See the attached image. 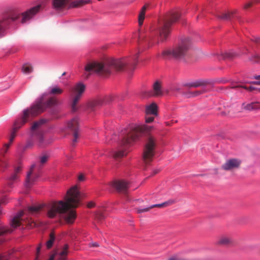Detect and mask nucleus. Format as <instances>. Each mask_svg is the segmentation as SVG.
Masks as SVG:
<instances>
[{"mask_svg": "<svg viewBox=\"0 0 260 260\" xmlns=\"http://www.w3.org/2000/svg\"><path fill=\"white\" fill-rule=\"evenodd\" d=\"M64 201L54 202L49 205L47 216L53 218L58 214L68 224L73 223L76 218V213L74 208L78 207L80 201V194L77 186L71 187L64 197Z\"/></svg>", "mask_w": 260, "mask_h": 260, "instance_id": "f257e3e1", "label": "nucleus"}, {"mask_svg": "<svg viewBox=\"0 0 260 260\" xmlns=\"http://www.w3.org/2000/svg\"><path fill=\"white\" fill-rule=\"evenodd\" d=\"M43 98L38 101L35 104L32 105L30 109L24 110L21 118L16 120L13 125L10 137V143L6 144L4 148L1 150V154L3 155L7 152L11 144L14 140L16 133L25 123L29 120L31 117L36 116L45 111L47 107L57 106L59 104V102L55 97L50 98L46 103L43 102Z\"/></svg>", "mask_w": 260, "mask_h": 260, "instance_id": "f03ea898", "label": "nucleus"}, {"mask_svg": "<svg viewBox=\"0 0 260 260\" xmlns=\"http://www.w3.org/2000/svg\"><path fill=\"white\" fill-rule=\"evenodd\" d=\"M128 63L124 59H111L106 60L104 63L98 62L89 63L85 66V70L89 73L86 76L87 78L92 72L101 75L107 76L110 75L113 70H122L124 67Z\"/></svg>", "mask_w": 260, "mask_h": 260, "instance_id": "7ed1b4c3", "label": "nucleus"}, {"mask_svg": "<svg viewBox=\"0 0 260 260\" xmlns=\"http://www.w3.org/2000/svg\"><path fill=\"white\" fill-rule=\"evenodd\" d=\"M191 45L190 39L185 38L172 50L163 51L162 55L166 58L173 57L176 59H181L184 57L189 50Z\"/></svg>", "mask_w": 260, "mask_h": 260, "instance_id": "20e7f679", "label": "nucleus"}, {"mask_svg": "<svg viewBox=\"0 0 260 260\" xmlns=\"http://www.w3.org/2000/svg\"><path fill=\"white\" fill-rule=\"evenodd\" d=\"M179 17V13L175 12L166 17L162 22H160L159 32L160 39L162 41L165 40L169 36L171 25L177 21Z\"/></svg>", "mask_w": 260, "mask_h": 260, "instance_id": "39448f33", "label": "nucleus"}, {"mask_svg": "<svg viewBox=\"0 0 260 260\" xmlns=\"http://www.w3.org/2000/svg\"><path fill=\"white\" fill-rule=\"evenodd\" d=\"M152 127L145 125H138L131 127L130 131L123 138L122 144H130L133 141H136L143 134L149 132Z\"/></svg>", "mask_w": 260, "mask_h": 260, "instance_id": "423d86ee", "label": "nucleus"}, {"mask_svg": "<svg viewBox=\"0 0 260 260\" xmlns=\"http://www.w3.org/2000/svg\"><path fill=\"white\" fill-rule=\"evenodd\" d=\"M41 5L36 6L31 8L23 13L14 12L12 13L8 17L5 19H9V24L11 21H15L20 19V22L22 23H25L30 20L39 11Z\"/></svg>", "mask_w": 260, "mask_h": 260, "instance_id": "0eeeda50", "label": "nucleus"}, {"mask_svg": "<svg viewBox=\"0 0 260 260\" xmlns=\"http://www.w3.org/2000/svg\"><path fill=\"white\" fill-rule=\"evenodd\" d=\"M86 86L82 82L75 84L70 89L72 100L71 103V110L75 112L78 109V103L85 90Z\"/></svg>", "mask_w": 260, "mask_h": 260, "instance_id": "6e6552de", "label": "nucleus"}, {"mask_svg": "<svg viewBox=\"0 0 260 260\" xmlns=\"http://www.w3.org/2000/svg\"><path fill=\"white\" fill-rule=\"evenodd\" d=\"M156 145V138L152 135H149L146 140L143 154V160L145 163H149L152 160Z\"/></svg>", "mask_w": 260, "mask_h": 260, "instance_id": "1a4fd4ad", "label": "nucleus"}, {"mask_svg": "<svg viewBox=\"0 0 260 260\" xmlns=\"http://www.w3.org/2000/svg\"><path fill=\"white\" fill-rule=\"evenodd\" d=\"M46 122V120L42 119L39 121L35 122L31 127V135L32 136L36 135L39 141V145L41 147L46 146L48 143L44 142L43 134L42 132H37L41 127Z\"/></svg>", "mask_w": 260, "mask_h": 260, "instance_id": "9d476101", "label": "nucleus"}, {"mask_svg": "<svg viewBox=\"0 0 260 260\" xmlns=\"http://www.w3.org/2000/svg\"><path fill=\"white\" fill-rule=\"evenodd\" d=\"M241 165V160L237 158L228 159L221 166V169L226 171H233L238 169Z\"/></svg>", "mask_w": 260, "mask_h": 260, "instance_id": "9b49d317", "label": "nucleus"}, {"mask_svg": "<svg viewBox=\"0 0 260 260\" xmlns=\"http://www.w3.org/2000/svg\"><path fill=\"white\" fill-rule=\"evenodd\" d=\"M68 128L73 132L74 139L73 143H75L77 141L79 137V122L77 118H73L71 121H69L67 124Z\"/></svg>", "mask_w": 260, "mask_h": 260, "instance_id": "f8f14e48", "label": "nucleus"}, {"mask_svg": "<svg viewBox=\"0 0 260 260\" xmlns=\"http://www.w3.org/2000/svg\"><path fill=\"white\" fill-rule=\"evenodd\" d=\"M69 245L65 244L62 248L55 250L53 254H55L57 260H67L69 253Z\"/></svg>", "mask_w": 260, "mask_h": 260, "instance_id": "ddd939ff", "label": "nucleus"}, {"mask_svg": "<svg viewBox=\"0 0 260 260\" xmlns=\"http://www.w3.org/2000/svg\"><path fill=\"white\" fill-rule=\"evenodd\" d=\"M112 186L118 192L125 193L128 188L129 183L124 180H116L113 182Z\"/></svg>", "mask_w": 260, "mask_h": 260, "instance_id": "4468645a", "label": "nucleus"}, {"mask_svg": "<svg viewBox=\"0 0 260 260\" xmlns=\"http://www.w3.org/2000/svg\"><path fill=\"white\" fill-rule=\"evenodd\" d=\"M21 167L20 166L17 167L15 170L14 173L9 177L8 181V184L10 186L18 179L19 174L21 172Z\"/></svg>", "mask_w": 260, "mask_h": 260, "instance_id": "2eb2a0df", "label": "nucleus"}, {"mask_svg": "<svg viewBox=\"0 0 260 260\" xmlns=\"http://www.w3.org/2000/svg\"><path fill=\"white\" fill-rule=\"evenodd\" d=\"M217 243L219 245L228 246L232 244L233 240L231 237L223 235L218 238Z\"/></svg>", "mask_w": 260, "mask_h": 260, "instance_id": "dca6fc26", "label": "nucleus"}, {"mask_svg": "<svg viewBox=\"0 0 260 260\" xmlns=\"http://www.w3.org/2000/svg\"><path fill=\"white\" fill-rule=\"evenodd\" d=\"M157 107L155 103H152L146 107L145 109V114L147 116L153 115L156 116L157 114Z\"/></svg>", "mask_w": 260, "mask_h": 260, "instance_id": "f3484780", "label": "nucleus"}, {"mask_svg": "<svg viewBox=\"0 0 260 260\" xmlns=\"http://www.w3.org/2000/svg\"><path fill=\"white\" fill-rule=\"evenodd\" d=\"M35 167V165H32L30 168V170L27 173L25 183V185L27 187H29L30 185L33 183V182L35 181L36 178L37 177H34L31 176L32 172Z\"/></svg>", "mask_w": 260, "mask_h": 260, "instance_id": "a211bd4d", "label": "nucleus"}, {"mask_svg": "<svg viewBox=\"0 0 260 260\" xmlns=\"http://www.w3.org/2000/svg\"><path fill=\"white\" fill-rule=\"evenodd\" d=\"M153 93L151 95L158 96L162 94V91L161 90V84L159 81H156L153 86Z\"/></svg>", "mask_w": 260, "mask_h": 260, "instance_id": "6ab92c4d", "label": "nucleus"}, {"mask_svg": "<svg viewBox=\"0 0 260 260\" xmlns=\"http://www.w3.org/2000/svg\"><path fill=\"white\" fill-rule=\"evenodd\" d=\"M68 3V0H53L52 2L53 7L56 10L63 9Z\"/></svg>", "mask_w": 260, "mask_h": 260, "instance_id": "aec40b11", "label": "nucleus"}, {"mask_svg": "<svg viewBox=\"0 0 260 260\" xmlns=\"http://www.w3.org/2000/svg\"><path fill=\"white\" fill-rule=\"evenodd\" d=\"M242 108L245 110L252 111L260 109V106L258 105L257 103H251L247 104L244 103L242 105Z\"/></svg>", "mask_w": 260, "mask_h": 260, "instance_id": "412c9836", "label": "nucleus"}, {"mask_svg": "<svg viewBox=\"0 0 260 260\" xmlns=\"http://www.w3.org/2000/svg\"><path fill=\"white\" fill-rule=\"evenodd\" d=\"M221 55L223 59L232 60L238 57L239 56V54L233 51H229L224 53H222Z\"/></svg>", "mask_w": 260, "mask_h": 260, "instance_id": "4be33fe9", "label": "nucleus"}, {"mask_svg": "<svg viewBox=\"0 0 260 260\" xmlns=\"http://www.w3.org/2000/svg\"><path fill=\"white\" fill-rule=\"evenodd\" d=\"M23 215V211L20 212L17 216L15 217L11 222L12 226L15 228L20 225L21 218Z\"/></svg>", "mask_w": 260, "mask_h": 260, "instance_id": "5701e85b", "label": "nucleus"}, {"mask_svg": "<svg viewBox=\"0 0 260 260\" xmlns=\"http://www.w3.org/2000/svg\"><path fill=\"white\" fill-rule=\"evenodd\" d=\"M176 202L175 200L171 199L165 202H164L161 204H155L153 205L150 206L151 209L154 208V207H158V208H164L168 206H169L173 204H174Z\"/></svg>", "mask_w": 260, "mask_h": 260, "instance_id": "b1692460", "label": "nucleus"}, {"mask_svg": "<svg viewBox=\"0 0 260 260\" xmlns=\"http://www.w3.org/2000/svg\"><path fill=\"white\" fill-rule=\"evenodd\" d=\"M235 12H227L224 13H221L218 16V17L224 20H230L232 18L234 17Z\"/></svg>", "mask_w": 260, "mask_h": 260, "instance_id": "393cba45", "label": "nucleus"}, {"mask_svg": "<svg viewBox=\"0 0 260 260\" xmlns=\"http://www.w3.org/2000/svg\"><path fill=\"white\" fill-rule=\"evenodd\" d=\"M147 7V5L144 6L141 10V12L139 15V24L140 25H142L143 20L145 18V14L146 8Z\"/></svg>", "mask_w": 260, "mask_h": 260, "instance_id": "a878e982", "label": "nucleus"}, {"mask_svg": "<svg viewBox=\"0 0 260 260\" xmlns=\"http://www.w3.org/2000/svg\"><path fill=\"white\" fill-rule=\"evenodd\" d=\"M55 239V234L52 232L50 234L49 239L46 242V246L48 249H50L52 246Z\"/></svg>", "mask_w": 260, "mask_h": 260, "instance_id": "bb28decb", "label": "nucleus"}, {"mask_svg": "<svg viewBox=\"0 0 260 260\" xmlns=\"http://www.w3.org/2000/svg\"><path fill=\"white\" fill-rule=\"evenodd\" d=\"M8 21H9V19H5V18L0 20V36L3 32L6 26L9 25Z\"/></svg>", "mask_w": 260, "mask_h": 260, "instance_id": "cd10ccee", "label": "nucleus"}, {"mask_svg": "<svg viewBox=\"0 0 260 260\" xmlns=\"http://www.w3.org/2000/svg\"><path fill=\"white\" fill-rule=\"evenodd\" d=\"M90 2V1L79 0L72 2L71 5L72 7H78L83 5L88 4Z\"/></svg>", "mask_w": 260, "mask_h": 260, "instance_id": "c85d7f7f", "label": "nucleus"}, {"mask_svg": "<svg viewBox=\"0 0 260 260\" xmlns=\"http://www.w3.org/2000/svg\"><path fill=\"white\" fill-rule=\"evenodd\" d=\"M63 90L58 86H56L51 88L50 91V94H61L62 93Z\"/></svg>", "mask_w": 260, "mask_h": 260, "instance_id": "c756f323", "label": "nucleus"}, {"mask_svg": "<svg viewBox=\"0 0 260 260\" xmlns=\"http://www.w3.org/2000/svg\"><path fill=\"white\" fill-rule=\"evenodd\" d=\"M22 70L25 74H29L33 71V68L29 64H25L23 66Z\"/></svg>", "mask_w": 260, "mask_h": 260, "instance_id": "7c9ffc66", "label": "nucleus"}, {"mask_svg": "<svg viewBox=\"0 0 260 260\" xmlns=\"http://www.w3.org/2000/svg\"><path fill=\"white\" fill-rule=\"evenodd\" d=\"M125 155L123 150H117L113 152V157L115 159H118L123 157Z\"/></svg>", "mask_w": 260, "mask_h": 260, "instance_id": "2f4dec72", "label": "nucleus"}, {"mask_svg": "<svg viewBox=\"0 0 260 260\" xmlns=\"http://www.w3.org/2000/svg\"><path fill=\"white\" fill-rule=\"evenodd\" d=\"M227 88H232V89H236L238 88H242L246 89L249 91H252L256 89L255 87H253V86H249L248 87L247 86H243V85H237V86H231V87H227Z\"/></svg>", "mask_w": 260, "mask_h": 260, "instance_id": "473e14b6", "label": "nucleus"}, {"mask_svg": "<svg viewBox=\"0 0 260 260\" xmlns=\"http://www.w3.org/2000/svg\"><path fill=\"white\" fill-rule=\"evenodd\" d=\"M206 83L203 81H197L195 82L188 83L186 85L189 87H198L204 85Z\"/></svg>", "mask_w": 260, "mask_h": 260, "instance_id": "72a5a7b5", "label": "nucleus"}, {"mask_svg": "<svg viewBox=\"0 0 260 260\" xmlns=\"http://www.w3.org/2000/svg\"><path fill=\"white\" fill-rule=\"evenodd\" d=\"M260 3V0H252L246 3L245 5L244 8L247 9L253 6L255 4Z\"/></svg>", "mask_w": 260, "mask_h": 260, "instance_id": "f704fd0d", "label": "nucleus"}, {"mask_svg": "<svg viewBox=\"0 0 260 260\" xmlns=\"http://www.w3.org/2000/svg\"><path fill=\"white\" fill-rule=\"evenodd\" d=\"M95 218L99 221H101L104 219L105 218V215L101 211H98L95 213Z\"/></svg>", "mask_w": 260, "mask_h": 260, "instance_id": "c9c22d12", "label": "nucleus"}, {"mask_svg": "<svg viewBox=\"0 0 260 260\" xmlns=\"http://www.w3.org/2000/svg\"><path fill=\"white\" fill-rule=\"evenodd\" d=\"M11 232V230L6 228L0 222V236L7 233Z\"/></svg>", "mask_w": 260, "mask_h": 260, "instance_id": "e433bc0d", "label": "nucleus"}, {"mask_svg": "<svg viewBox=\"0 0 260 260\" xmlns=\"http://www.w3.org/2000/svg\"><path fill=\"white\" fill-rule=\"evenodd\" d=\"M249 61L253 63H257L260 62V57L257 55H254L249 58Z\"/></svg>", "mask_w": 260, "mask_h": 260, "instance_id": "4c0bfd02", "label": "nucleus"}, {"mask_svg": "<svg viewBox=\"0 0 260 260\" xmlns=\"http://www.w3.org/2000/svg\"><path fill=\"white\" fill-rule=\"evenodd\" d=\"M41 209L40 207L32 206L28 208V211L31 213H36L39 212Z\"/></svg>", "mask_w": 260, "mask_h": 260, "instance_id": "58836bf2", "label": "nucleus"}, {"mask_svg": "<svg viewBox=\"0 0 260 260\" xmlns=\"http://www.w3.org/2000/svg\"><path fill=\"white\" fill-rule=\"evenodd\" d=\"M151 209V207H148L144 208H136V210H137V212L138 213H142L143 212H148L149 211V210Z\"/></svg>", "mask_w": 260, "mask_h": 260, "instance_id": "ea45409f", "label": "nucleus"}, {"mask_svg": "<svg viewBox=\"0 0 260 260\" xmlns=\"http://www.w3.org/2000/svg\"><path fill=\"white\" fill-rule=\"evenodd\" d=\"M7 166V162L6 160L1 159L0 160V170L3 168H6Z\"/></svg>", "mask_w": 260, "mask_h": 260, "instance_id": "a19ab883", "label": "nucleus"}, {"mask_svg": "<svg viewBox=\"0 0 260 260\" xmlns=\"http://www.w3.org/2000/svg\"><path fill=\"white\" fill-rule=\"evenodd\" d=\"M154 117L153 115H152V116H151V115L147 116L146 115L145 121L147 123H150V122H152L154 120Z\"/></svg>", "mask_w": 260, "mask_h": 260, "instance_id": "79ce46f5", "label": "nucleus"}, {"mask_svg": "<svg viewBox=\"0 0 260 260\" xmlns=\"http://www.w3.org/2000/svg\"><path fill=\"white\" fill-rule=\"evenodd\" d=\"M48 159V156L47 155H44L40 158V161L41 164H43L47 162Z\"/></svg>", "mask_w": 260, "mask_h": 260, "instance_id": "37998d69", "label": "nucleus"}, {"mask_svg": "<svg viewBox=\"0 0 260 260\" xmlns=\"http://www.w3.org/2000/svg\"><path fill=\"white\" fill-rule=\"evenodd\" d=\"M205 92L204 90H196L194 91H193V93H191L192 95H193V97L197 96Z\"/></svg>", "mask_w": 260, "mask_h": 260, "instance_id": "c03bdc74", "label": "nucleus"}, {"mask_svg": "<svg viewBox=\"0 0 260 260\" xmlns=\"http://www.w3.org/2000/svg\"><path fill=\"white\" fill-rule=\"evenodd\" d=\"M251 40L258 45L260 44V38L259 37H253L252 38H251Z\"/></svg>", "mask_w": 260, "mask_h": 260, "instance_id": "a18cd8bd", "label": "nucleus"}, {"mask_svg": "<svg viewBox=\"0 0 260 260\" xmlns=\"http://www.w3.org/2000/svg\"><path fill=\"white\" fill-rule=\"evenodd\" d=\"M193 93V91H187L186 92H185L183 93V94L187 98H191V97H193V95H192L191 93Z\"/></svg>", "mask_w": 260, "mask_h": 260, "instance_id": "49530a36", "label": "nucleus"}, {"mask_svg": "<svg viewBox=\"0 0 260 260\" xmlns=\"http://www.w3.org/2000/svg\"><path fill=\"white\" fill-rule=\"evenodd\" d=\"M40 250H41V246H39L37 249L36 260H38V259L39 258V252L40 251Z\"/></svg>", "mask_w": 260, "mask_h": 260, "instance_id": "de8ad7c7", "label": "nucleus"}, {"mask_svg": "<svg viewBox=\"0 0 260 260\" xmlns=\"http://www.w3.org/2000/svg\"><path fill=\"white\" fill-rule=\"evenodd\" d=\"M95 204L93 202H90L87 204V207L89 208H91L94 207Z\"/></svg>", "mask_w": 260, "mask_h": 260, "instance_id": "09e8293b", "label": "nucleus"}, {"mask_svg": "<svg viewBox=\"0 0 260 260\" xmlns=\"http://www.w3.org/2000/svg\"><path fill=\"white\" fill-rule=\"evenodd\" d=\"M84 176L82 174H81L78 176V180L80 181H84Z\"/></svg>", "mask_w": 260, "mask_h": 260, "instance_id": "8fccbe9b", "label": "nucleus"}, {"mask_svg": "<svg viewBox=\"0 0 260 260\" xmlns=\"http://www.w3.org/2000/svg\"><path fill=\"white\" fill-rule=\"evenodd\" d=\"M0 260H8V258L5 255L0 254Z\"/></svg>", "mask_w": 260, "mask_h": 260, "instance_id": "3c124183", "label": "nucleus"}, {"mask_svg": "<svg viewBox=\"0 0 260 260\" xmlns=\"http://www.w3.org/2000/svg\"><path fill=\"white\" fill-rule=\"evenodd\" d=\"M168 260H180V259L177 256H173L170 257Z\"/></svg>", "mask_w": 260, "mask_h": 260, "instance_id": "603ef678", "label": "nucleus"}, {"mask_svg": "<svg viewBox=\"0 0 260 260\" xmlns=\"http://www.w3.org/2000/svg\"><path fill=\"white\" fill-rule=\"evenodd\" d=\"M250 83L254 84V85H260V81H252V82H251Z\"/></svg>", "mask_w": 260, "mask_h": 260, "instance_id": "864d4df0", "label": "nucleus"}, {"mask_svg": "<svg viewBox=\"0 0 260 260\" xmlns=\"http://www.w3.org/2000/svg\"><path fill=\"white\" fill-rule=\"evenodd\" d=\"M90 246H92V247H98L99 246V244H98V243L94 242V243H92L90 244Z\"/></svg>", "mask_w": 260, "mask_h": 260, "instance_id": "5fc2aeb1", "label": "nucleus"}, {"mask_svg": "<svg viewBox=\"0 0 260 260\" xmlns=\"http://www.w3.org/2000/svg\"><path fill=\"white\" fill-rule=\"evenodd\" d=\"M55 254H52L48 260H54Z\"/></svg>", "mask_w": 260, "mask_h": 260, "instance_id": "6e6d98bb", "label": "nucleus"}, {"mask_svg": "<svg viewBox=\"0 0 260 260\" xmlns=\"http://www.w3.org/2000/svg\"><path fill=\"white\" fill-rule=\"evenodd\" d=\"M160 171V170L159 169H155L153 171V175H155L157 173H158Z\"/></svg>", "mask_w": 260, "mask_h": 260, "instance_id": "4d7b16f0", "label": "nucleus"}, {"mask_svg": "<svg viewBox=\"0 0 260 260\" xmlns=\"http://www.w3.org/2000/svg\"><path fill=\"white\" fill-rule=\"evenodd\" d=\"M137 56H136L135 58V61L134 63H133V66H136V64L137 63Z\"/></svg>", "mask_w": 260, "mask_h": 260, "instance_id": "13d9d810", "label": "nucleus"}, {"mask_svg": "<svg viewBox=\"0 0 260 260\" xmlns=\"http://www.w3.org/2000/svg\"><path fill=\"white\" fill-rule=\"evenodd\" d=\"M96 105V102H93L91 104V107L92 108Z\"/></svg>", "mask_w": 260, "mask_h": 260, "instance_id": "bf43d9fd", "label": "nucleus"}, {"mask_svg": "<svg viewBox=\"0 0 260 260\" xmlns=\"http://www.w3.org/2000/svg\"><path fill=\"white\" fill-rule=\"evenodd\" d=\"M254 78L255 79H260V75L259 76H255Z\"/></svg>", "mask_w": 260, "mask_h": 260, "instance_id": "052dcab7", "label": "nucleus"}, {"mask_svg": "<svg viewBox=\"0 0 260 260\" xmlns=\"http://www.w3.org/2000/svg\"><path fill=\"white\" fill-rule=\"evenodd\" d=\"M34 224V225L35 226L36 225L35 223H34V221H32L30 224V226H32V225H31V224Z\"/></svg>", "mask_w": 260, "mask_h": 260, "instance_id": "680f3d73", "label": "nucleus"}, {"mask_svg": "<svg viewBox=\"0 0 260 260\" xmlns=\"http://www.w3.org/2000/svg\"><path fill=\"white\" fill-rule=\"evenodd\" d=\"M66 75V72H64L63 74H62V76H64Z\"/></svg>", "mask_w": 260, "mask_h": 260, "instance_id": "e2e57ef3", "label": "nucleus"}, {"mask_svg": "<svg viewBox=\"0 0 260 260\" xmlns=\"http://www.w3.org/2000/svg\"><path fill=\"white\" fill-rule=\"evenodd\" d=\"M258 90V91L260 92V88L257 89Z\"/></svg>", "mask_w": 260, "mask_h": 260, "instance_id": "0e129e2a", "label": "nucleus"}]
</instances>
